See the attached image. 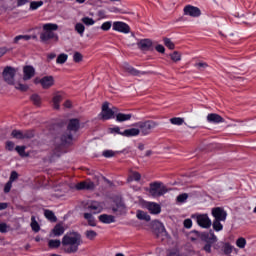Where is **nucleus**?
I'll use <instances>...</instances> for the list:
<instances>
[{
    "label": "nucleus",
    "instance_id": "nucleus-30",
    "mask_svg": "<svg viewBox=\"0 0 256 256\" xmlns=\"http://www.w3.org/2000/svg\"><path fill=\"white\" fill-rule=\"evenodd\" d=\"M124 68L127 71V73H129L130 75H135V76L141 75V72H139L137 69L133 68L132 66H129V64H125Z\"/></svg>",
    "mask_w": 256,
    "mask_h": 256
},
{
    "label": "nucleus",
    "instance_id": "nucleus-18",
    "mask_svg": "<svg viewBox=\"0 0 256 256\" xmlns=\"http://www.w3.org/2000/svg\"><path fill=\"white\" fill-rule=\"evenodd\" d=\"M138 47L142 51H149L153 47V42L150 39H142L138 42Z\"/></svg>",
    "mask_w": 256,
    "mask_h": 256
},
{
    "label": "nucleus",
    "instance_id": "nucleus-17",
    "mask_svg": "<svg viewBox=\"0 0 256 256\" xmlns=\"http://www.w3.org/2000/svg\"><path fill=\"white\" fill-rule=\"evenodd\" d=\"M146 209H148L151 215H159V213H161V205L155 202H148L146 204Z\"/></svg>",
    "mask_w": 256,
    "mask_h": 256
},
{
    "label": "nucleus",
    "instance_id": "nucleus-32",
    "mask_svg": "<svg viewBox=\"0 0 256 256\" xmlns=\"http://www.w3.org/2000/svg\"><path fill=\"white\" fill-rule=\"evenodd\" d=\"M11 135L14 139H25V137H27V134H23V132L19 130L12 131Z\"/></svg>",
    "mask_w": 256,
    "mask_h": 256
},
{
    "label": "nucleus",
    "instance_id": "nucleus-38",
    "mask_svg": "<svg viewBox=\"0 0 256 256\" xmlns=\"http://www.w3.org/2000/svg\"><path fill=\"white\" fill-rule=\"evenodd\" d=\"M236 245L239 249H245V245H247V240L245 238L240 237L236 240Z\"/></svg>",
    "mask_w": 256,
    "mask_h": 256
},
{
    "label": "nucleus",
    "instance_id": "nucleus-56",
    "mask_svg": "<svg viewBox=\"0 0 256 256\" xmlns=\"http://www.w3.org/2000/svg\"><path fill=\"white\" fill-rule=\"evenodd\" d=\"M6 149L8 151H13L15 149V143H13L12 141L6 142Z\"/></svg>",
    "mask_w": 256,
    "mask_h": 256
},
{
    "label": "nucleus",
    "instance_id": "nucleus-24",
    "mask_svg": "<svg viewBox=\"0 0 256 256\" xmlns=\"http://www.w3.org/2000/svg\"><path fill=\"white\" fill-rule=\"evenodd\" d=\"M95 184L91 181L88 182H80L76 185V189H78L79 191L83 190V189H94Z\"/></svg>",
    "mask_w": 256,
    "mask_h": 256
},
{
    "label": "nucleus",
    "instance_id": "nucleus-28",
    "mask_svg": "<svg viewBox=\"0 0 256 256\" xmlns=\"http://www.w3.org/2000/svg\"><path fill=\"white\" fill-rule=\"evenodd\" d=\"M204 239L206 243H217V236H215V233H213V231L204 234Z\"/></svg>",
    "mask_w": 256,
    "mask_h": 256
},
{
    "label": "nucleus",
    "instance_id": "nucleus-2",
    "mask_svg": "<svg viewBox=\"0 0 256 256\" xmlns=\"http://www.w3.org/2000/svg\"><path fill=\"white\" fill-rule=\"evenodd\" d=\"M83 243L81 234L77 232L67 233L65 236V251L66 253H76L79 250V245Z\"/></svg>",
    "mask_w": 256,
    "mask_h": 256
},
{
    "label": "nucleus",
    "instance_id": "nucleus-33",
    "mask_svg": "<svg viewBox=\"0 0 256 256\" xmlns=\"http://www.w3.org/2000/svg\"><path fill=\"white\" fill-rule=\"evenodd\" d=\"M212 227L214 229V231H223V224H221V220H214Z\"/></svg>",
    "mask_w": 256,
    "mask_h": 256
},
{
    "label": "nucleus",
    "instance_id": "nucleus-41",
    "mask_svg": "<svg viewBox=\"0 0 256 256\" xmlns=\"http://www.w3.org/2000/svg\"><path fill=\"white\" fill-rule=\"evenodd\" d=\"M185 122V120H183V118H179V117H174L170 119V123L172 125H183V123Z\"/></svg>",
    "mask_w": 256,
    "mask_h": 256
},
{
    "label": "nucleus",
    "instance_id": "nucleus-1",
    "mask_svg": "<svg viewBox=\"0 0 256 256\" xmlns=\"http://www.w3.org/2000/svg\"><path fill=\"white\" fill-rule=\"evenodd\" d=\"M81 128L79 119H70L67 125L66 136H65V147H69L77 141V131Z\"/></svg>",
    "mask_w": 256,
    "mask_h": 256
},
{
    "label": "nucleus",
    "instance_id": "nucleus-37",
    "mask_svg": "<svg viewBox=\"0 0 256 256\" xmlns=\"http://www.w3.org/2000/svg\"><path fill=\"white\" fill-rule=\"evenodd\" d=\"M39 7H43V1H32L30 3V9L32 11H36V9H39Z\"/></svg>",
    "mask_w": 256,
    "mask_h": 256
},
{
    "label": "nucleus",
    "instance_id": "nucleus-54",
    "mask_svg": "<svg viewBox=\"0 0 256 256\" xmlns=\"http://www.w3.org/2000/svg\"><path fill=\"white\" fill-rule=\"evenodd\" d=\"M110 133H115L116 135H123V132H121V128H119V126L111 128Z\"/></svg>",
    "mask_w": 256,
    "mask_h": 256
},
{
    "label": "nucleus",
    "instance_id": "nucleus-64",
    "mask_svg": "<svg viewBox=\"0 0 256 256\" xmlns=\"http://www.w3.org/2000/svg\"><path fill=\"white\" fill-rule=\"evenodd\" d=\"M168 256H179V253H178L177 251H175V252H170V253L168 254Z\"/></svg>",
    "mask_w": 256,
    "mask_h": 256
},
{
    "label": "nucleus",
    "instance_id": "nucleus-48",
    "mask_svg": "<svg viewBox=\"0 0 256 256\" xmlns=\"http://www.w3.org/2000/svg\"><path fill=\"white\" fill-rule=\"evenodd\" d=\"M73 61L75 63H81V61H83V55H81V53L76 52L73 54Z\"/></svg>",
    "mask_w": 256,
    "mask_h": 256
},
{
    "label": "nucleus",
    "instance_id": "nucleus-42",
    "mask_svg": "<svg viewBox=\"0 0 256 256\" xmlns=\"http://www.w3.org/2000/svg\"><path fill=\"white\" fill-rule=\"evenodd\" d=\"M31 101L34 103V105H41V96H39L38 94H33L31 96Z\"/></svg>",
    "mask_w": 256,
    "mask_h": 256
},
{
    "label": "nucleus",
    "instance_id": "nucleus-26",
    "mask_svg": "<svg viewBox=\"0 0 256 256\" xmlns=\"http://www.w3.org/2000/svg\"><path fill=\"white\" fill-rule=\"evenodd\" d=\"M84 219L88 222V225L90 227H96L97 226V220H95V216L91 213H84Z\"/></svg>",
    "mask_w": 256,
    "mask_h": 256
},
{
    "label": "nucleus",
    "instance_id": "nucleus-3",
    "mask_svg": "<svg viewBox=\"0 0 256 256\" xmlns=\"http://www.w3.org/2000/svg\"><path fill=\"white\" fill-rule=\"evenodd\" d=\"M149 193L153 197H163L166 193H169V189L165 184L160 182H154L150 184Z\"/></svg>",
    "mask_w": 256,
    "mask_h": 256
},
{
    "label": "nucleus",
    "instance_id": "nucleus-27",
    "mask_svg": "<svg viewBox=\"0 0 256 256\" xmlns=\"http://www.w3.org/2000/svg\"><path fill=\"white\" fill-rule=\"evenodd\" d=\"M136 217L140 221H151V216H149V214H147V212H145L143 210H138L136 212Z\"/></svg>",
    "mask_w": 256,
    "mask_h": 256
},
{
    "label": "nucleus",
    "instance_id": "nucleus-44",
    "mask_svg": "<svg viewBox=\"0 0 256 256\" xmlns=\"http://www.w3.org/2000/svg\"><path fill=\"white\" fill-rule=\"evenodd\" d=\"M111 27H113V23H111V21H106L101 25L100 29H102V31H109Z\"/></svg>",
    "mask_w": 256,
    "mask_h": 256
},
{
    "label": "nucleus",
    "instance_id": "nucleus-9",
    "mask_svg": "<svg viewBox=\"0 0 256 256\" xmlns=\"http://www.w3.org/2000/svg\"><path fill=\"white\" fill-rule=\"evenodd\" d=\"M34 83L36 85H38V83H40V85L43 89H50V87H53V85H55V78H53V76H44L41 79L36 78L34 80Z\"/></svg>",
    "mask_w": 256,
    "mask_h": 256
},
{
    "label": "nucleus",
    "instance_id": "nucleus-7",
    "mask_svg": "<svg viewBox=\"0 0 256 256\" xmlns=\"http://www.w3.org/2000/svg\"><path fill=\"white\" fill-rule=\"evenodd\" d=\"M15 75H17V69L13 67H6L2 73V77L8 85H13L15 83Z\"/></svg>",
    "mask_w": 256,
    "mask_h": 256
},
{
    "label": "nucleus",
    "instance_id": "nucleus-59",
    "mask_svg": "<svg viewBox=\"0 0 256 256\" xmlns=\"http://www.w3.org/2000/svg\"><path fill=\"white\" fill-rule=\"evenodd\" d=\"M195 67H197L198 69H207L208 65L205 62H200L195 64Z\"/></svg>",
    "mask_w": 256,
    "mask_h": 256
},
{
    "label": "nucleus",
    "instance_id": "nucleus-19",
    "mask_svg": "<svg viewBox=\"0 0 256 256\" xmlns=\"http://www.w3.org/2000/svg\"><path fill=\"white\" fill-rule=\"evenodd\" d=\"M98 219L101 223H104L106 225H110V223H115V216L109 214H101Z\"/></svg>",
    "mask_w": 256,
    "mask_h": 256
},
{
    "label": "nucleus",
    "instance_id": "nucleus-15",
    "mask_svg": "<svg viewBox=\"0 0 256 256\" xmlns=\"http://www.w3.org/2000/svg\"><path fill=\"white\" fill-rule=\"evenodd\" d=\"M184 15H188L189 17H200L201 10L198 7L187 5L184 8Z\"/></svg>",
    "mask_w": 256,
    "mask_h": 256
},
{
    "label": "nucleus",
    "instance_id": "nucleus-57",
    "mask_svg": "<svg viewBox=\"0 0 256 256\" xmlns=\"http://www.w3.org/2000/svg\"><path fill=\"white\" fill-rule=\"evenodd\" d=\"M11 187H13V183L8 181L4 186V193H9V191H11Z\"/></svg>",
    "mask_w": 256,
    "mask_h": 256
},
{
    "label": "nucleus",
    "instance_id": "nucleus-47",
    "mask_svg": "<svg viewBox=\"0 0 256 256\" xmlns=\"http://www.w3.org/2000/svg\"><path fill=\"white\" fill-rule=\"evenodd\" d=\"M172 61H174L175 63H177V61H181V54L177 51L173 52L171 55H170Z\"/></svg>",
    "mask_w": 256,
    "mask_h": 256
},
{
    "label": "nucleus",
    "instance_id": "nucleus-49",
    "mask_svg": "<svg viewBox=\"0 0 256 256\" xmlns=\"http://www.w3.org/2000/svg\"><path fill=\"white\" fill-rule=\"evenodd\" d=\"M103 157H106L107 159L111 158V157H115V151L113 150H105L102 153Z\"/></svg>",
    "mask_w": 256,
    "mask_h": 256
},
{
    "label": "nucleus",
    "instance_id": "nucleus-8",
    "mask_svg": "<svg viewBox=\"0 0 256 256\" xmlns=\"http://www.w3.org/2000/svg\"><path fill=\"white\" fill-rule=\"evenodd\" d=\"M193 218L196 219L197 224L202 229H209L212 225L211 218L207 214H195Z\"/></svg>",
    "mask_w": 256,
    "mask_h": 256
},
{
    "label": "nucleus",
    "instance_id": "nucleus-14",
    "mask_svg": "<svg viewBox=\"0 0 256 256\" xmlns=\"http://www.w3.org/2000/svg\"><path fill=\"white\" fill-rule=\"evenodd\" d=\"M35 77V67L26 65L23 67V81H29Z\"/></svg>",
    "mask_w": 256,
    "mask_h": 256
},
{
    "label": "nucleus",
    "instance_id": "nucleus-34",
    "mask_svg": "<svg viewBox=\"0 0 256 256\" xmlns=\"http://www.w3.org/2000/svg\"><path fill=\"white\" fill-rule=\"evenodd\" d=\"M31 227L32 231H35V233L39 232L41 227L39 226V223H37V220H35L34 216L31 218Z\"/></svg>",
    "mask_w": 256,
    "mask_h": 256
},
{
    "label": "nucleus",
    "instance_id": "nucleus-61",
    "mask_svg": "<svg viewBox=\"0 0 256 256\" xmlns=\"http://www.w3.org/2000/svg\"><path fill=\"white\" fill-rule=\"evenodd\" d=\"M156 51H158V53H165V46L159 44L156 46Z\"/></svg>",
    "mask_w": 256,
    "mask_h": 256
},
{
    "label": "nucleus",
    "instance_id": "nucleus-40",
    "mask_svg": "<svg viewBox=\"0 0 256 256\" xmlns=\"http://www.w3.org/2000/svg\"><path fill=\"white\" fill-rule=\"evenodd\" d=\"M128 181H141V174L139 172H132Z\"/></svg>",
    "mask_w": 256,
    "mask_h": 256
},
{
    "label": "nucleus",
    "instance_id": "nucleus-62",
    "mask_svg": "<svg viewBox=\"0 0 256 256\" xmlns=\"http://www.w3.org/2000/svg\"><path fill=\"white\" fill-rule=\"evenodd\" d=\"M211 245H213V243H208L204 246V251H206V253H211Z\"/></svg>",
    "mask_w": 256,
    "mask_h": 256
},
{
    "label": "nucleus",
    "instance_id": "nucleus-5",
    "mask_svg": "<svg viewBox=\"0 0 256 256\" xmlns=\"http://www.w3.org/2000/svg\"><path fill=\"white\" fill-rule=\"evenodd\" d=\"M115 115H117V108H109V102H105L102 105V111L99 115L100 119H102L103 121H109V119H113V117H115Z\"/></svg>",
    "mask_w": 256,
    "mask_h": 256
},
{
    "label": "nucleus",
    "instance_id": "nucleus-12",
    "mask_svg": "<svg viewBox=\"0 0 256 256\" xmlns=\"http://www.w3.org/2000/svg\"><path fill=\"white\" fill-rule=\"evenodd\" d=\"M89 211L94 213V215H97L105 209V203L104 202H99V201H92L88 205Z\"/></svg>",
    "mask_w": 256,
    "mask_h": 256
},
{
    "label": "nucleus",
    "instance_id": "nucleus-50",
    "mask_svg": "<svg viewBox=\"0 0 256 256\" xmlns=\"http://www.w3.org/2000/svg\"><path fill=\"white\" fill-rule=\"evenodd\" d=\"M188 198H189V195H187V193H183L177 196V201L178 203H185L186 199Z\"/></svg>",
    "mask_w": 256,
    "mask_h": 256
},
{
    "label": "nucleus",
    "instance_id": "nucleus-53",
    "mask_svg": "<svg viewBox=\"0 0 256 256\" xmlns=\"http://www.w3.org/2000/svg\"><path fill=\"white\" fill-rule=\"evenodd\" d=\"M185 229H191L193 227V221L191 219L184 220Z\"/></svg>",
    "mask_w": 256,
    "mask_h": 256
},
{
    "label": "nucleus",
    "instance_id": "nucleus-29",
    "mask_svg": "<svg viewBox=\"0 0 256 256\" xmlns=\"http://www.w3.org/2000/svg\"><path fill=\"white\" fill-rule=\"evenodd\" d=\"M44 216L46 217V219H48V221H51L52 223H55V221H57V217L55 216V213H53V211L51 210H45Z\"/></svg>",
    "mask_w": 256,
    "mask_h": 256
},
{
    "label": "nucleus",
    "instance_id": "nucleus-45",
    "mask_svg": "<svg viewBox=\"0 0 256 256\" xmlns=\"http://www.w3.org/2000/svg\"><path fill=\"white\" fill-rule=\"evenodd\" d=\"M82 23H84V25H87V26L95 25V21L93 20V18H89V17H83Z\"/></svg>",
    "mask_w": 256,
    "mask_h": 256
},
{
    "label": "nucleus",
    "instance_id": "nucleus-20",
    "mask_svg": "<svg viewBox=\"0 0 256 256\" xmlns=\"http://www.w3.org/2000/svg\"><path fill=\"white\" fill-rule=\"evenodd\" d=\"M208 123H223L224 119L219 114L211 113L207 115Z\"/></svg>",
    "mask_w": 256,
    "mask_h": 256
},
{
    "label": "nucleus",
    "instance_id": "nucleus-52",
    "mask_svg": "<svg viewBox=\"0 0 256 256\" xmlns=\"http://www.w3.org/2000/svg\"><path fill=\"white\" fill-rule=\"evenodd\" d=\"M15 89H18L19 91H27V89H29V86L18 83L15 84Z\"/></svg>",
    "mask_w": 256,
    "mask_h": 256
},
{
    "label": "nucleus",
    "instance_id": "nucleus-46",
    "mask_svg": "<svg viewBox=\"0 0 256 256\" xmlns=\"http://www.w3.org/2000/svg\"><path fill=\"white\" fill-rule=\"evenodd\" d=\"M86 237L90 241H93V239H95V237H97V232H95L93 230H88V231H86Z\"/></svg>",
    "mask_w": 256,
    "mask_h": 256
},
{
    "label": "nucleus",
    "instance_id": "nucleus-22",
    "mask_svg": "<svg viewBox=\"0 0 256 256\" xmlns=\"http://www.w3.org/2000/svg\"><path fill=\"white\" fill-rule=\"evenodd\" d=\"M140 130L139 128H130L123 131L122 136L123 137H137L139 135Z\"/></svg>",
    "mask_w": 256,
    "mask_h": 256
},
{
    "label": "nucleus",
    "instance_id": "nucleus-36",
    "mask_svg": "<svg viewBox=\"0 0 256 256\" xmlns=\"http://www.w3.org/2000/svg\"><path fill=\"white\" fill-rule=\"evenodd\" d=\"M48 246L50 249H58V247H61V241L59 240H49Z\"/></svg>",
    "mask_w": 256,
    "mask_h": 256
},
{
    "label": "nucleus",
    "instance_id": "nucleus-21",
    "mask_svg": "<svg viewBox=\"0 0 256 256\" xmlns=\"http://www.w3.org/2000/svg\"><path fill=\"white\" fill-rule=\"evenodd\" d=\"M61 101H63L62 95H60V94L54 95V97L52 99L53 109H55L56 111H58V109H61Z\"/></svg>",
    "mask_w": 256,
    "mask_h": 256
},
{
    "label": "nucleus",
    "instance_id": "nucleus-51",
    "mask_svg": "<svg viewBox=\"0 0 256 256\" xmlns=\"http://www.w3.org/2000/svg\"><path fill=\"white\" fill-rule=\"evenodd\" d=\"M17 179H19V174L15 171L11 172L9 182L13 183L14 181H17Z\"/></svg>",
    "mask_w": 256,
    "mask_h": 256
},
{
    "label": "nucleus",
    "instance_id": "nucleus-4",
    "mask_svg": "<svg viewBox=\"0 0 256 256\" xmlns=\"http://www.w3.org/2000/svg\"><path fill=\"white\" fill-rule=\"evenodd\" d=\"M58 26L57 24H53V23H47L43 25V33H41L40 35V39L41 41H49V39H53V37H55V34L53 33V31H57Z\"/></svg>",
    "mask_w": 256,
    "mask_h": 256
},
{
    "label": "nucleus",
    "instance_id": "nucleus-16",
    "mask_svg": "<svg viewBox=\"0 0 256 256\" xmlns=\"http://www.w3.org/2000/svg\"><path fill=\"white\" fill-rule=\"evenodd\" d=\"M112 211L116 215H125V213H127V206H125V203L120 200L116 202L114 206H112Z\"/></svg>",
    "mask_w": 256,
    "mask_h": 256
},
{
    "label": "nucleus",
    "instance_id": "nucleus-6",
    "mask_svg": "<svg viewBox=\"0 0 256 256\" xmlns=\"http://www.w3.org/2000/svg\"><path fill=\"white\" fill-rule=\"evenodd\" d=\"M135 127L139 129L142 135H149L157 127V123L154 121L138 122L135 124Z\"/></svg>",
    "mask_w": 256,
    "mask_h": 256
},
{
    "label": "nucleus",
    "instance_id": "nucleus-60",
    "mask_svg": "<svg viewBox=\"0 0 256 256\" xmlns=\"http://www.w3.org/2000/svg\"><path fill=\"white\" fill-rule=\"evenodd\" d=\"M224 252L227 253V254L233 253V246L227 244V245L225 246Z\"/></svg>",
    "mask_w": 256,
    "mask_h": 256
},
{
    "label": "nucleus",
    "instance_id": "nucleus-39",
    "mask_svg": "<svg viewBox=\"0 0 256 256\" xmlns=\"http://www.w3.org/2000/svg\"><path fill=\"white\" fill-rule=\"evenodd\" d=\"M31 39V36L29 35H18L14 38V43H19V41H29Z\"/></svg>",
    "mask_w": 256,
    "mask_h": 256
},
{
    "label": "nucleus",
    "instance_id": "nucleus-43",
    "mask_svg": "<svg viewBox=\"0 0 256 256\" xmlns=\"http://www.w3.org/2000/svg\"><path fill=\"white\" fill-rule=\"evenodd\" d=\"M164 45L168 48V49H175V44L173 43V41H171V39L169 38H164Z\"/></svg>",
    "mask_w": 256,
    "mask_h": 256
},
{
    "label": "nucleus",
    "instance_id": "nucleus-55",
    "mask_svg": "<svg viewBox=\"0 0 256 256\" xmlns=\"http://www.w3.org/2000/svg\"><path fill=\"white\" fill-rule=\"evenodd\" d=\"M56 63L63 65V63H65V54H60L56 60Z\"/></svg>",
    "mask_w": 256,
    "mask_h": 256
},
{
    "label": "nucleus",
    "instance_id": "nucleus-35",
    "mask_svg": "<svg viewBox=\"0 0 256 256\" xmlns=\"http://www.w3.org/2000/svg\"><path fill=\"white\" fill-rule=\"evenodd\" d=\"M75 31L79 33L80 37H83V34L85 33V25H83L82 23H77L75 25Z\"/></svg>",
    "mask_w": 256,
    "mask_h": 256
},
{
    "label": "nucleus",
    "instance_id": "nucleus-58",
    "mask_svg": "<svg viewBox=\"0 0 256 256\" xmlns=\"http://www.w3.org/2000/svg\"><path fill=\"white\" fill-rule=\"evenodd\" d=\"M9 227L6 223H0V233H7Z\"/></svg>",
    "mask_w": 256,
    "mask_h": 256
},
{
    "label": "nucleus",
    "instance_id": "nucleus-13",
    "mask_svg": "<svg viewBox=\"0 0 256 256\" xmlns=\"http://www.w3.org/2000/svg\"><path fill=\"white\" fill-rule=\"evenodd\" d=\"M212 215L214 217V221H226L227 220V212L223 210V208L217 207L212 209Z\"/></svg>",
    "mask_w": 256,
    "mask_h": 256
},
{
    "label": "nucleus",
    "instance_id": "nucleus-31",
    "mask_svg": "<svg viewBox=\"0 0 256 256\" xmlns=\"http://www.w3.org/2000/svg\"><path fill=\"white\" fill-rule=\"evenodd\" d=\"M25 149H27L25 146H16L15 148L20 157H29V152H25Z\"/></svg>",
    "mask_w": 256,
    "mask_h": 256
},
{
    "label": "nucleus",
    "instance_id": "nucleus-10",
    "mask_svg": "<svg viewBox=\"0 0 256 256\" xmlns=\"http://www.w3.org/2000/svg\"><path fill=\"white\" fill-rule=\"evenodd\" d=\"M112 29L118 33H124L125 35L131 33V27H129L127 23L121 21L113 22Z\"/></svg>",
    "mask_w": 256,
    "mask_h": 256
},
{
    "label": "nucleus",
    "instance_id": "nucleus-23",
    "mask_svg": "<svg viewBox=\"0 0 256 256\" xmlns=\"http://www.w3.org/2000/svg\"><path fill=\"white\" fill-rule=\"evenodd\" d=\"M64 232H65V228L63 227V224H57L52 230L51 236L59 237L60 235H63Z\"/></svg>",
    "mask_w": 256,
    "mask_h": 256
},
{
    "label": "nucleus",
    "instance_id": "nucleus-25",
    "mask_svg": "<svg viewBox=\"0 0 256 256\" xmlns=\"http://www.w3.org/2000/svg\"><path fill=\"white\" fill-rule=\"evenodd\" d=\"M132 114L118 113L116 114V121L123 123L124 121H131Z\"/></svg>",
    "mask_w": 256,
    "mask_h": 256
},
{
    "label": "nucleus",
    "instance_id": "nucleus-63",
    "mask_svg": "<svg viewBox=\"0 0 256 256\" xmlns=\"http://www.w3.org/2000/svg\"><path fill=\"white\" fill-rule=\"evenodd\" d=\"M26 3H29V0H18V6L19 7L25 5Z\"/></svg>",
    "mask_w": 256,
    "mask_h": 256
},
{
    "label": "nucleus",
    "instance_id": "nucleus-11",
    "mask_svg": "<svg viewBox=\"0 0 256 256\" xmlns=\"http://www.w3.org/2000/svg\"><path fill=\"white\" fill-rule=\"evenodd\" d=\"M153 227L155 228L157 237H162V239L169 237L167 230L165 229V225H163L159 220L153 222Z\"/></svg>",
    "mask_w": 256,
    "mask_h": 256
}]
</instances>
